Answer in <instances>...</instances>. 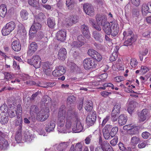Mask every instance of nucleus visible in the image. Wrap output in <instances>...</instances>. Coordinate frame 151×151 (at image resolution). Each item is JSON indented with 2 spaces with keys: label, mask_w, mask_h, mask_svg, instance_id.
<instances>
[{
  "label": "nucleus",
  "mask_w": 151,
  "mask_h": 151,
  "mask_svg": "<svg viewBox=\"0 0 151 151\" xmlns=\"http://www.w3.org/2000/svg\"><path fill=\"white\" fill-rule=\"evenodd\" d=\"M65 107L62 106L59 109L57 121V130L63 133H79L84 131L83 124L74 108H70L66 113Z\"/></svg>",
  "instance_id": "nucleus-1"
},
{
  "label": "nucleus",
  "mask_w": 151,
  "mask_h": 151,
  "mask_svg": "<svg viewBox=\"0 0 151 151\" xmlns=\"http://www.w3.org/2000/svg\"><path fill=\"white\" fill-rule=\"evenodd\" d=\"M50 115V111L48 107L40 110L37 114L36 118L39 121L43 122L45 121Z\"/></svg>",
  "instance_id": "nucleus-2"
},
{
  "label": "nucleus",
  "mask_w": 151,
  "mask_h": 151,
  "mask_svg": "<svg viewBox=\"0 0 151 151\" xmlns=\"http://www.w3.org/2000/svg\"><path fill=\"white\" fill-rule=\"evenodd\" d=\"M15 27V24L13 22H11L7 23L6 26L3 28L1 32L4 35H9L11 32L14 29Z\"/></svg>",
  "instance_id": "nucleus-3"
},
{
  "label": "nucleus",
  "mask_w": 151,
  "mask_h": 151,
  "mask_svg": "<svg viewBox=\"0 0 151 151\" xmlns=\"http://www.w3.org/2000/svg\"><path fill=\"white\" fill-rule=\"evenodd\" d=\"M22 124V119H20L19 121H17L16 123V125L19 126V131H17L15 137V140L18 143H20L23 138L21 135V129Z\"/></svg>",
  "instance_id": "nucleus-4"
},
{
  "label": "nucleus",
  "mask_w": 151,
  "mask_h": 151,
  "mask_svg": "<svg viewBox=\"0 0 151 151\" xmlns=\"http://www.w3.org/2000/svg\"><path fill=\"white\" fill-rule=\"evenodd\" d=\"M101 24L102 26L103 30L108 35H110L112 29L110 23L106 22V19L105 18L102 19Z\"/></svg>",
  "instance_id": "nucleus-5"
},
{
  "label": "nucleus",
  "mask_w": 151,
  "mask_h": 151,
  "mask_svg": "<svg viewBox=\"0 0 151 151\" xmlns=\"http://www.w3.org/2000/svg\"><path fill=\"white\" fill-rule=\"evenodd\" d=\"M85 38L81 35L77 37V40L78 42L74 41L72 43V46L74 47H80L84 44V42L82 41H84Z\"/></svg>",
  "instance_id": "nucleus-6"
},
{
  "label": "nucleus",
  "mask_w": 151,
  "mask_h": 151,
  "mask_svg": "<svg viewBox=\"0 0 151 151\" xmlns=\"http://www.w3.org/2000/svg\"><path fill=\"white\" fill-rule=\"evenodd\" d=\"M83 9L86 14L92 16L94 14V9L91 4L88 3L85 4L83 6Z\"/></svg>",
  "instance_id": "nucleus-7"
},
{
  "label": "nucleus",
  "mask_w": 151,
  "mask_h": 151,
  "mask_svg": "<svg viewBox=\"0 0 151 151\" xmlns=\"http://www.w3.org/2000/svg\"><path fill=\"white\" fill-rule=\"evenodd\" d=\"M37 44L35 42H32L28 47L27 54L28 56L32 55L37 50Z\"/></svg>",
  "instance_id": "nucleus-8"
},
{
  "label": "nucleus",
  "mask_w": 151,
  "mask_h": 151,
  "mask_svg": "<svg viewBox=\"0 0 151 151\" xmlns=\"http://www.w3.org/2000/svg\"><path fill=\"white\" fill-rule=\"evenodd\" d=\"M65 4L68 9L72 11L75 8L77 3L76 0H66Z\"/></svg>",
  "instance_id": "nucleus-9"
},
{
  "label": "nucleus",
  "mask_w": 151,
  "mask_h": 151,
  "mask_svg": "<svg viewBox=\"0 0 151 151\" xmlns=\"http://www.w3.org/2000/svg\"><path fill=\"white\" fill-rule=\"evenodd\" d=\"M149 117V113L147 109H144L141 111L139 117V121L142 122L147 119Z\"/></svg>",
  "instance_id": "nucleus-10"
},
{
  "label": "nucleus",
  "mask_w": 151,
  "mask_h": 151,
  "mask_svg": "<svg viewBox=\"0 0 151 151\" xmlns=\"http://www.w3.org/2000/svg\"><path fill=\"white\" fill-rule=\"evenodd\" d=\"M81 29L83 35L87 39H89L91 37L90 34L88 27L85 24L82 25Z\"/></svg>",
  "instance_id": "nucleus-11"
},
{
  "label": "nucleus",
  "mask_w": 151,
  "mask_h": 151,
  "mask_svg": "<svg viewBox=\"0 0 151 151\" xmlns=\"http://www.w3.org/2000/svg\"><path fill=\"white\" fill-rule=\"evenodd\" d=\"M66 34V32L64 30L58 31L56 34L57 40L61 42H63L65 40Z\"/></svg>",
  "instance_id": "nucleus-12"
},
{
  "label": "nucleus",
  "mask_w": 151,
  "mask_h": 151,
  "mask_svg": "<svg viewBox=\"0 0 151 151\" xmlns=\"http://www.w3.org/2000/svg\"><path fill=\"white\" fill-rule=\"evenodd\" d=\"M60 68H58L57 67L56 69L52 72V75L54 76H60L64 74L65 72L64 67H58Z\"/></svg>",
  "instance_id": "nucleus-13"
},
{
  "label": "nucleus",
  "mask_w": 151,
  "mask_h": 151,
  "mask_svg": "<svg viewBox=\"0 0 151 151\" xmlns=\"http://www.w3.org/2000/svg\"><path fill=\"white\" fill-rule=\"evenodd\" d=\"M40 58L38 55H36L33 56L31 59H28L27 62L30 65L33 66L36 65L38 62L40 61Z\"/></svg>",
  "instance_id": "nucleus-14"
},
{
  "label": "nucleus",
  "mask_w": 151,
  "mask_h": 151,
  "mask_svg": "<svg viewBox=\"0 0 151 151\" xmlns=\"http://www.w3.org/2000/svg\"><path fill=\"white\" fill-rule=\"evenodd\" d=\"M34 136L32 133L29 131L25 132L24 134V137H23V140L26 142H29L34 138Z\"/></svg>",
  "instance_id": "nucleus-15"
},
{
  "label": "nucleus",
  "mask_w": 151,
  "mask_h": 151,
  "mask_svg": "<svg viewBox=\"0 0 151 151\" xmlns=\"http://www.w3.org/2000/svg\"><path fill=\"white\" fill-rule=\"evenodd\" d=\"M67 51L64 48H61L58 51V58L61 60H64L66 57Z\"/></svg>",
  "instance_id": "nucleus-16"
},
{
  "label": "nucleus",
  "mask_w": 151,
  "mask_h": 151,
  "mask_svg": "<svg viewBox=\"0 0 151 151\" xmlns=\"http://www.w3.org/2000/svg\"><path fill=\"white\" fill-rule=\"evenodd\" d=\"M127 120V116L124 114H122L119 117L118 122L120 126H122L125 124Z\"/></svg>",
  "instance_id": "nucleus-17"
},
{
  "label": "nucleus",
  "mask_w": 151,
  "mask_h": 151,
  "mask_svg": "<svg viewBox=\"0 0 151 151\" xmlns=\"http://www.w3.org/2000/svg\"><path fill=\"white\" fill-rule=\"evenodd\" d=\"M69 143L68 142H64L59 144H56L55 146L56 148L57 151H63L68 145Z\"/></svg>",
  "instance_id": "nucleus-18"
},
{
  "label": "nucleus",
  "mask_w": 151,
  "mask_h": 151,
  "mask_svg": "<svg viewBox=\"0 0 151 151\" xmlns=\"http://www.w3.org/2000/svg\"><path fill=\"white\" fill-rule=\"evenodd\" d=\"M137 105V103L134 101H131L128 104L127 111L129 114H131L133 111L134 108Z\"/></svg>",
  "instance_id": "nucleus-19"
},
{
  "label": "nucleus",
  "mask_w": 151,
  "mask_h": 151,
  "mask_svg": "<svg viewBox=\"0 0 151 151\" xmlns=\"http://www.w3.org/2000/svg\"><path fill=\"white\" fill-rule=\"evenodd\" d=\"M149 5L146 4H142V13L144 16H146L149 13H151V10L149 8Z\"/></svg>",
  "instance_id": "nucleus-20"
},
{
  "label": "nucleus",
  "mask_w": 151,
  "mask_h": 151,
  "mask_svg": "<svg viewBox=\"0 0 151 151\" xmlns=\"http://www.w3.org/2000/svg\"><path fill=\"white\" fill-rule=\"evenodd\" d=\"M9 145L7 141L5 139L2 138L0 140V148L2 150H5L7 149Z\"/></svg>",
  "instance_id": "nucleus-21"
},
{
  "label": "nucleus",
  "mask_w": 151,
  "mask_h": 151,
  "mask_svg": "<svg viewBox=\"0 0 151 151\" xmlns=\"http://www.w3.org/2000/svg\"><path fill=\"white\" fill-rule=\"evenodd\" d=\"M17 34L21 36H24L26 34V30L23 25L20 23L18 25Z\"/></svg>",
  "instance_id": "nucleus-22"
},
{
  "label": "nucleus",
  "mask_w": 151,
  "mask_h": 151,
  "mask_svg": "<svg viewBox=\"0 0 151 151\" xmlns=\"http://www.w3.org/2000/svg\"><path fill=\"white\" fill-rule=\"evenodd\" d=\"M83 146L81 143L78 142L76 144L75 147L71 145L69 151H82Z\"/></svg>",
  "instance_id": "nucleus-23"
},
{
  "label": "nucleus",
  "mask_w": 151,
  "mask_h": 151,
  "mask_svg": "<svg viewBox=\"0 0 151 151\" xmlns=\"http://www.w3.org/2000/svg\"><path fill=\"white\" fill-rule=\"evenodd\" d=\"M55 127V124L53 122H50L47 124L45 127V130L47 132L52 131Z\"/></svg>",
  "instance_id": "nucleus-24"
},
{
  "label": "nucleus",
  "mask_w": 151,
  "mask_h": 151,
  "mask_svg": "<svg viewBox=\"0 0 151 151\" xmlns=\"http://www.w3.org/2000/svg\"><path fill=\"white\" fill-rule=\"evenodd\" d=\"M12 48L16 51H18L21 50V45L19 40L14 41L12 44Z\"/></svg>",
  "instance_id": "nucleus-25"
},
{
  "label": "nucleus",
  "mask_w": 151,
  "mask_h": 151,
  "mask_svg": "<svg viewBox=\"0 0 151 151\" xmlns=\"http://www.w3.org/2000/svg\"><path fill=\"white\" fill-rule=\"evenodd\" d=\"M7 12L6 6L5 4H1L0 6V16L2 17H4Z\"/></svg>",
  "instance_id": "nucleus-26"
},
{
  "label": "nucleus",
  "mask_w": 151,
  "mask_h": 151,
  "mask_svg": "<svg viewBox=\"0 0 151 151\" xmlns=\"http://www.w3.org/2000/svg\"><path fill=\"white\" fill-rule=\"evenodd\" d=\"M84 108L87 111H91L93 109V104L91 101H87L84 103Z\"/></svg>",
  "instance_id": "nucleus-27"
},
{
  "label": "nucleus",
  "mask_w": 151,
  "mask_h": 151,
  "mask_svg": "<svg viewBox=\"0 0 151 151\" xmlns=\"http://www.w3.org/2000/svg\"><path fill=\"white\" fill-rule=\"evenodd\" d=\"M4 78L7 81L16 78L17 74H11L9 73L5 72L4 73Z\"/></svg>",
  "instance_id": "nucleus-28"
},
{
  "label": "nucleus",
  "mask_w": 151,
  "mask_h": 151,
  "mask_svg": "<svg viewBox=\"0 0 151 151\" xmlns=\"http://www.w3.org/2000/svg\"><path fill=\"white\" fill-rule=\"evenodd\" d=\"M83 66H95L96 65L95 63L92 61L90 58H87L84 59L83 61Z\"/></svg>",
  "instance_id": "nucleus-29"
},
{
  "label": "nucleus",
  "mask_w": 151,
  "mask_h": 151,
  "mask_svg": "<svg viewBox=\"0 0 151 151\" xmlns=\"http://www.w3.org/2000/svg\"><path fill=\"white\" fill-rule=\"evenodd\" d=\"M16 108H11L9 109V111L7 112V116L8 115L10 118H12L15 116V114L16 115L17 113L16 112Z\"/></svg>",
  "instance_id": "nucleus-30"
},
{
  "label": "nucleus",
  "mask_w": 151,
  "mask_h": 151,
  "mask_svg": "<svg viewBox=\"0 0 151 151\" xmlns=\"http://www.w3.org/2000/svg\"><path fill=\"white\" fill-rule=\"evenodd\" d=\"M7 114H0V122L2 124H5L7 123L8 121Z\"/></svg>",
  "instance_id": "nucleus-31"
},
{
  "label": "nucleus",
  "mask_w": 151,
  "mask_h": 151,
  "mask_svg": "<svg viewBox=\"0 0 151 151\" xmlns=\"http://www.w3.org/2000/svg\"><path fill=\"white\" fill-rule=\"evenodd\" d=\"M41 27V24L39 23H34L31 27V30L37 32L38 30H40Z\"/></svg>",
  "instance_id": "nucleus-32"
},
{
  "label": "nucleus",
  "mask_w": 151,
  "mask_h": 151,
  "mask_svg": "<svg viewBox=\"0 0 151 151\" xmlns=\"http://www.w3.org/2000/svg\"><path fill=\"white\" fill-rule=\"evenodd\" d=\"M93 58L95 59V60L93 61V63H94L96 65H97L98 63V62L100 61L102 59V56L98 52L94 55Z\"/></svg>",
  "instance_id": "nucleus-33"
},
{
  "label": "nucleus",
  "mask_w": 151,
  "mask_h": 151,
  "mask_svg": "<svg viewBox=\"0 0 151 151\" xmlns=\"http://www.w3.org/2000/svg\"><path fill=\"white\" fill-rule=\"evenodd\" d=\"M46 17L44 14L40 12L38 15L35 16V19L38 22H42L45 19Z\"/></svg>",
  "instance_id": "nucleus-34"
},
{
  "label": "nucleus",
  "mask_w": 151,
  "mask_h": 151,
  "mask_svg": "<svg viewBox=\"0 0 151 151\" xmlns=\"http://www.w3.org/2000/svg\"><path fill=\"white\" fill-rule=\"evenodd\" d=\"M92 36L96 41L99 40L102 37L101 33L96 31H93L92 33Z\"/></svg>",
  "instance_id": "nucleus-35"
},
{
  "label": "nucleus",
  "mask_w": 151,
  "mask_h": 151,
  "mask_svg": "<svg viewBox=\"0 0 151 151\" xmlns=\"http://www.w3.org/2000/svg\"><path fill=\"white\" fill-rule=\"evenodd\" d=\"M29 14L27 10L22 9L20 12V16L23 20H27L28 18Z\"/></svg>",
  "instance_id": "nucleus-36"
},
{
  "label": "nucleus",
  "mask_w": 151,
  "mask_h": 151,
  "mask_svg": "<svg viewBox=\"0 0 151 151\" xmlns=\"http://www.w3.org/2000/svg\"><path fill=\"white\" fill-rule=\"evenodd\" d=\"M30 114H31L35 115V114L37 115L39 111L38 108L35 105H32L30 109Z\"/></svg>",
  "instance_id": "nucleus-37"
},
{
  "label": "nucleus",
  "mask_w": 151,
  "mask_h": 151,
  "mask_svg": "<svg viewBox=\"0 0 151 151\" xmlns=\"http://www.w3.org/2000/svg\"><path fill=\"white\" fill-rule=\"evenodd\" d=\"M130 129L128 131V133L130 134H133L137 133L138 132V127L134 126L131 125Z\"/></svg>",
  "instance_id": "nucleus-38"
},
{
  "label": "nucleus",
  "mask_w": 151,
  "mask_h": 151,
  "mask_svg": "<svg viewBox=\"0 0 151 151\" xmlns=\"http://www.w3.org/2000/svg\"><path fill=\"white\" fill-rule=\"evenodd\" d=\"M139 137L136 136L133 137L131 139L130 143L132 145L135 146L139 143Z\"/></svg>",
  "instance_id": "nucleus-39"
},
{
  "label": "nucleus",
  "mask_w": 151,
  "mask_h": 151,
  "mask_svg": "<svg viewBox=\"0 0 151 151\" xmlns=\"http://www.w3.org/2000/svg\"><path fill=\"white\" fill-rule=\"evenodd\" d=\"M7 107L6 104H4L0 107V114H7V112L9 110L7 109Z\"/></svg>",
  "instance_id": "nucleus-40"
},
{
  "label": "nucleus",
  "mask_w": 151,
  "mask_h": 151,
  "mask_svg": "<svg viewBox=\"0 0 151 151\" xmlns=\"http://www.w3.org/2000/svg\"><path fill=\"white\" fill-rule=\"evenodd\" d=\"M103 147L105 148V151H114L113 148L109 143L106 142L103 143Z\"/></svg>",
  "instance_id": "nucleus-41"
},
{
  "label": "nucleus",
  "mask_w": 151,
  "mask_h": 151,
  "mask_svg": "<svg viewBox=\"0 0 151 151\" xmlns=\"http://www.w3.org/2000/svg\"><path fill=\"white\" fill-rule=\"evenodd\" d=\"M47 25L50 28H53L55 25L54 20L50 18H48L47 19Z\"/></svg>",
  "instance_id": "nucleus-42"
},
{
  "label": "nucleus",
  "mask_w": 151,
  "mask_h": 151,
  "mask_svg": "<svg viewBox=\"0 0 151 151\" xmlns=\"http://www.w3.org/2000/svg\"><path fill=\"white\" fill-rule=\"evenodd\" d=\"M17 110L16 112L17 113V117L18 119H20L22 112V108L21 105L18 104L17 105Z\"/></svg>",
  "instance_id": "nucleus-43"
},
{
  "label": "nucleus",
  "mask_w": 151,
  "mask_h": 151,
  "mask_svg": "<svg viewBox=\"0 0 151 151\" xmlns=\"http://www.w3.org/2000/svg\"><path fill=\"white\" fill-rule=\"evenodd\" d=\"M87 117H88L89 119H91V120L92 119L93 121H95L96 118V112L95 111H92L88 115Z\"/></svg>",
  "instance_id": "nucleus-44"
},
{
  "label": "nucleus",
  "mask_w": 151,
  "mask_h": 151,
  "mask_svg": "<svg viewBox=\"0 0 151 151\" xmlns=\"http://www.w3.org/2000/svg\"><path fill=\"white\" fill-rule=\"evenodd\" d=\"M121 104L120 103H118L116 104L114 106L113 110V112H116L119 114L120 112V109L121 108Z\"/></svg>",
  "instance_id": "nucleus-45"
},
{
  "label": "nucleus",
  "mask_w": 151,
  "mask_h": 151,
  "mask_svg": "<svg viewBox=\"0 0 151 151\" xmlns=\"http://www.w3.org/2000/svg\"><path fill=\"white\" fill-rule=\"evenodd\" d=\"M43 70L47 75H49L51 73L52 68V67H43Z\"/></svg>",
  "instance_id": "nucleus-46"
},
{
  "label": "nucleus",
  "mask_w": 151,
  "mask_h": 151,
  "mask_svg": "<svg viewBox=\"0 0 151 151\" xmlns=\"http://www.w3.org/2000/svg\"><path fill=\"white\" fill-rule=\"evenodd\" d=\"M118 131V128L116 127H114L113 128L111 131L110 136L112 137H115V135L116 134Z\"/></svg>",
  "instance_id": "nucleus-47"
},
{
  "label": "nucleus",
  "mask_w": 151,
  "mask_h": 151,
  "mask_svg": "<svg viewBox=\"0 0 151 151\" xmlns=\"http://www.w3.org/2000/svg\"><path fill=\"white\" fill-rule=\"evenodd\" d=\"M78 17L76 16H73L71 17L70 18V24H75L77 22Z\"/></svg>",
  "instance_id": "nucleus-48"
},
{
  "label": "nucleus",
  "mask_w": 151,
  "mask_h": 151,
  "mask_svg": "<svg viewBox=\"0 0 151 151\" xmlns=\"http://www.w3.org/2000/svg\"><path fill=\"white\" fill-rule=\"evenodd\" d=\"M132 14L134 17H137L139 16V11L137 9H133L132 11Z\"/></svg>",
  "instance_id": "nucleus-49"
},
{
  "label": "nucleus",
  "mask_w": 151,
  "mask_h": 151,
  "mask_svg": "<svg viewBox=\"0 0 151 151\" xmlns=\"http://www.w3.org/2000/svg\"><path fill=\"white\" fill-rule=\"evenodd\" d=\"M111 35L115 37L116 36L119 32V30L116 27H113V29L111 30Z\"/></svg>",
  "instance_id": "nucleus-50"
},
{
  "label": "nucleus",
  "mask_w": 151,
  "mask_h": 151,
  "mask_svg": "<svg viewBox=\"0 0 151 151\" xmlns=\"http://www.w3.org/2000/svg\"><path fill=\"white\" fill-rule=\"evenodd\" d=\"M97 52L95 50L92 49H90L88 51V54L89 56L93 58V57L94 55H95Z\"/></svg>",
  "instance_id": "nucleus-51"
},
{
  "label": "nucleus",
  "mask_w": 151,
  "mask_h": 151,
  "mask_svg": "<svg viewBox=\"0 0 151 151\" xmlns=\"http://www.w3.org/2000/svg\"><path fill=\"white\" fill-rule=\"evenodd\" d=\"M111 118L110 115L108 114L106 116L104 119L102 121V123L101 124L102 126H104L106 124L109 120Z\"/></svg>",
  "instance_id": "nucleus-52"
},
{
  "label": "nucleus",
  "mask_w": 151,
  "mask_h": 151,
  "mask_svg": "<svg viewBox=\"0 0 151 151\" xmlns=\"http://www.w3.org/2000/svg\"><path fill=\"white\" fill-rule=\"evenodd\" d=\"M119 114L116 112H112L111 119L112 121L115 122L117 121Z\"/></svg>",
  "instance_id": "nucleus-53"
},
{
  "label": "nucleus",
  "mask_w": 151,
  "mask_h": 151,
  "mask_svg": "<svg viewBox=\"0 0 151 151\" xmlns=\"http://www.w3.org/2000/svg\"><path fill=\"white\" fill-rule=\"evenodd\" d=\"M28 3L29 4L33 7H37L38 3L35 0H28Z\"/></svg>",
  "instance_id": "nucleus-54"
},
{
  "label": "nucleus",
  "mask_w": 151,
  "mask_h": 151,
  "mask_svg": "<svg viewBox=\"0 0 151 151\" xmlns=\"http://www.w3.org/2000/svg\"><path fill=\"white\" fill-rule=\"evenodd\" d=\"M133 32L132 31L130 30H127L124 31L123 32L124 38H125V37L127 36H132V35L133 34Z\"/></svg>",
  "instance_id": "nucleus-55"
},
{
  "label": "nucleus",
  "mask_w": 151,
  "mask_h": 151,
  "mask_svg": "<svg viewBox=\"0 0 151 151\" xmlns=\"http://www.w3.org/2000/svg\"><path fill=\"white\" fill-rule=\"evenodd\" d=\"M104 137L106 139H108L110 137V134L109 132L103 130Z\"/></svg>",
  "instance_id": "nucleus-56"
},
{
  "label": "nucleus",
  "mask_w": 151,
  "mask_h": 151,
  "mask_svg": "<svg viewBox=\"0 0 151 151\" xmlns=\"http://www.w3.org/2000/svg\"><path fill=\"white\" fill-rule=\"evenodd\" d=\"M76 98L73 96H69L67 99V103L69 104L73 103L75 101Z\"/></svg>",
  "instance_id": "nucleus-57"
},
{
  "label": "nucleus",
  "mask_w": 151,
  "mask_h": 151,
  "mask_svg": "<svg viewBox=\"0 0 151 151\" xmlns=\"http://www.w3.org/2000/svg\"><path fill=\"white\" fill-rule=\"evenodd\" d=\"M134 42L133 40L132 41L130 40H127V39H126V40L124 43V45L127 46H130Z\"/></svg>",
  "instance_id": "nucleus-58"
},
{
  "label": "nucleus",
  "mask_w": 151,
  "mask_h": 151,
  "mask_svg": "<svg viewBox=\"0 0 151 151\" xmlns=\"http://www.w3.org/2000/svg\"><path fill=\"white\" fill-rule=\"evenodd\" d=\"M95 122V121H93V120H91V119H89L88 117L86 118V123L87 124L88 126H92L93 124Z\"/></svg>",
  "instance_id": "nucleus-59"
},
{
  "label": "nucleus",
  "mask_w": 151,
  "mask_h": 151,
  "mask_svg": "<svg viewBox=\"0 0 151 151\" xmlns=\"http://www.w3.org/2000/svg\"><path fill=\"white\" fill-rule=\"evenodd\" d=\"M118 137L116 136H115L114 138L110 142V144L112 146H114L118 142Z\"/></svg>",
  "instance_id": "nucleus-60"
},
{
  "label": "nucleus",
  "mask_w": 151,
  "mask_h": 151,
  "mask_svg": "<svg viewBox=\"0 0 151 151\" xmlns=\"http://www.w3.org/2000/svg\"><path fill=\"white\" fill-rule=\"evenodd\" d=\"M124 80V77L122 76H117L114 78V81L116 82H119Z\"/></svg>",
  "instance_id": "nucleus-61"
},
{
  "label": "nucleus",
  "mask_w": 151,
  "mask_h": 151,
  "mask_svg": "<svg viewBox=\"0 0 151 151\" xmlns=\"http://www.w3.org/2000/svg\"><path fill=\"white\" fill-rule=\"evenodd\" d=\"M19 78L22 79L23 81H25L29 78V76L25 74H22L20 75Z\"/></svg>",
  "instance_id": "nucleus-62"
},
{
  "label": "nucleus",
  "mask_w": 151,
  "mask_h": 151,
  "mask_svg": "<svg viewBox=\"0 0 151 151\" xmlns=\"http://www.w3.org/2000/svg\"><path fill=\"white\" fill-rule=\"evenodd\" d=\"M112 127V125L110 124H106L103 129V130L110 132Z\"/></svg>",
  "instance_id": "nucleus-63"
},
{
  "label": "nucleus",
  "mask_w": 151,
  "mask_h": 151,
  "mask_svg": "<svg viewBox=\"0 0 151 151\" xmlns=\"http://www.w3.org/2000/svg\"><path fill=\"white\" fill-rule=\"evenodd\" d=\"M141 68L140 70V72H141L142 74H145L146 72L148 71L149 69L147 67H141Z\"/></svg>",
  "instance_id": "nucleus-64"
}]
</instances>
